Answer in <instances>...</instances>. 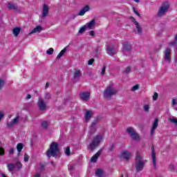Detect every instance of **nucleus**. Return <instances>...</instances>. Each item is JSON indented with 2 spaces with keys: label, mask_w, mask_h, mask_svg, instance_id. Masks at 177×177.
Here are the masks:
<instances>
[{
  "label": "nucleus",
  "mask_w": 177,
  "mask_h": 177,
  "mask_svg": "<svg viewBox=\"0 0 177 177\" xmlns=\"http://www.w3.org/2000/svg\"><path fill=\"white\" fill-rule=\"evenodd\" d=\"M20 119V116H17L15 119L12 120V122L14 123L15 125H16V124L19 123V120Z\"/></svg>",
  "instance_id": "nucleus-36"
},
{
  "label": "nucleus",
  "mask_w": 177,
  "mask_h": 177,
  "mask_svg": "<svg viewBox=\"0 0 177 177\" xmlns=\"http://www.w3.org/2000/svg\"><path fill=\"white\" fill-rule=\"evenodd\" d=\"M121 177H124V176H122Z\"/></svg>",
  "instance_id": "nucleus-64"
},
{
  "label": "nucleus",
  "mask_w": 177,
  "mask_h": 177,
  "mask_svg": "<svg viewBox=\"0 0 177 177\" xmlns=\"http://www.w3.org/2000/svg\"><path fill=\"white\" fill-rule=\"evenodd\" d=\"M92 115H93V113L92 112V111H87L86 112L84 115L86 122H88L91 120V118H92Z\"/></svg>",
  "instance_id": "nucleus-20"
},
{
  "label": "nucleus",
  "mask_w": 177,
  "mask_h": 177,
  "mask_svg": "<svg viewBox=\"0 0 177 177\" xmlns=\"http://www.w3.org/2000/svg\"><path fill=\"white\" fill-rule=\"evenodd\" d=\"M20 31H21V28L19 27L14 28L12 30V34L15 35V37H17L19 34H20Z\"/></svg>",
  "instance_id": "nucleus-25"
},
{
  "label": "nucleus",
  "mask_w": 177,
  "mask_h": 177,
  "mask_svg": "<svg viewBox=\"0 0 177 177\" xmlns=\"http://www.w3.org/2000/svg\"><path fill=\"white\" fill-rule=\"evenodd\" d=\"M133 12L135 13V15L138 16V17H140V14L138 12V10H136V8H133Z\"/></svg>",
  "instance_id": "nucleus-44"
},
{
  "label": "nucleus",
  "mask_w": 177,
  "mask_h": 177,
  "mask_svg": "<svg viewBox=\"0 0 177 177\" xmlns=\"http://www.w3.org/2000/svg\"><path fill=\"white\" fill-rule=\"evenodd\" d=\"M99 121H100V117L97 116L95 120L91 122L89 126V136H92L97 131V124H99Z\"/></svg>",
  "instance_id": "nucleus-5"
},
{
  "label": "nucleus",
  "mask_w": 177,
  "mask_h": 177,
  "mask_svg": "<svg viewBox=\"0 0 177 177\" xmlns=\"http://www.w3.org/2000/svg\"><path fill=\"white\" fill-rule=\"evenodd\" d=\"M28 158H30V156H28V155L25 153L24 154V161H25V162H27V161H28Z\"/></svg>",
  "instance_id": "nucleus-49"
},
{
  "label": "nucleus",
  "mask_w": 177,
  "mask_h": 177,
  "mask_svg": "<svg viewBox=\"0 0 177 177\" xmlns=\"http://www.w3.org/2000/svg\"><path fill=\"white\" fill-rule=\"evenodd\" d=\"M127 132H128L130 136H131L133 140H139L140 139L139 134H138V133H136V131L133 130V128L132 127L127 128Z\"/></svg>",
  "instance_id": "nucleus-8"
},
{
  "label": "nucleus",
  "mask_w": 177,
  "mask_h": 177,
  "mask_svg": "<svg viewBox=\"0 0 177 177\" xmlns=\"http://www.w3.org/2000/svg\"><path fill=\"white\" fill-rule=\"evenodd\" d=\"M23 147H24V144L21 143V142H19L17 144V151H18V156L19 154H20V151H21V150H23Z\"/></svg>",
  "instance_id": "nucleus-26"
},
{
  "label": "nucleus",
  "mask_w": 177,
  "mask_h": 177,
  "mask_svg": "<svg viewBox=\"0 0 177 177\" xmlns=\"http://www.w3.org/2000/svg\"><path fill=\"white\" fill-rule=\"evenodd\" d=\"M134 2H136L137 3H139V2H140V0H133Z\"/></svg>",
  "instance_id": "nucleus-61"
},
{
  "label": "nucleus",
  "mask_w": 177,
  "mask_h": 177,
  "mask_svg": "<svg viewBox=\"0 0 177 177\" xmlns=\"http://www.w3.org/2000/svg\"><path fill=\"white\" fill-rule=\"evenodd\" d=\"M109 147L108 149L109 151H114L115 150V143L112 142L109 144Z\"/></svg>",
  "instance_id": "nucleus-30"
},
{
  "label": "nucleus",
  "mask_w": 177,
  "mask_h": 177,
  "mask_svg": "<svg viewBox=\"0 0 177 177\" xmlns=\"http://www.w3.org/2000/svg\"><path fill=\"white\" fill-rule=\"evenodd\" d=\"M174 169H175V166H174V165H169V171H174Z\"/></svg>",
  "instance_id": "nucleus-50"
},
{
  "label": "nucleus",
  "mask_w": 177,
  "mask_h": 177,
  "mask_svg": "<svg viewBox=\"0 0 177 177\" xmlns=\"http://www.w3.org/2000/svg\"><path fill=\"white\" fill-rule=\"evenodd\" d=\"M48 13H49V7H48V5L44 4L42 11L43 17H46V16H48Z\"/></svg>",
  "instance_id": "nucleus-21"
},
{
  "label": "nucleus",
  "mask_w": 177,
  "mask_h": 177,
  "mask_svg": "<svg viewBox=\"0 0 177 177\" xmlns=\"http://www.w3.org/2000/svg\"><path fill=\"white\" fill-rule=\"evenodd\" d=\"M34 177H41V174H37Z\"/></svg>",
  "instance_id": "nucleus-60"
},
{
  "label": "nucleus",
  "mask_w": 177,
  "mask_h": 177,
  "mask_svg": "<svg viewBox=\"0 0 177 177\" xmlns=\"http://www.w3.org/2000/svg\"><path fill=\"white\" fill-rule=\"evenodd\" d=\"M57 93L59 95V92H57Z\"/></svg>",
  "instance_id": "nucleus-63"
},
{
  "label": "nucleus",
  "mask_w": 177,
  "mask_h": 177,
  "mask_svg": "<svg viewBox=\"0 0 177 177\" xmlns=\"http://www.w3.org/2000/svg\"><path fill=\"white\" fill-rule=\"evenodd\" d=\"M151 157H152V162L153 165V168L156 169L157 168V158H156V150L154 149V146L151 147Z\"/></svg>",
  "instance_id": "nucleus-10"
},
{
  "label": "nucleus",
  "mask_w": 177,
  "mask_h": 177,
  "mask_svg": "<svg viewBox=\"0 0 177 177\" xmlns=\"http://www.w3.org/2000/svg\"><path fill=\"white\" fill-rule=\"evenodd\" d=\"M106 65H103L102 68V71H101V75L103 77V75H104L105 73H106Z\"/></svg>",
  "instance_id": "nucleus-40"
},
{
  "label": "nucleus",
  "mask_w": 177,
  "mask_h": 177,
  "mask_svg": "<svg viewBox=\"0 0 177 177\" xmlns=\"http://www.w3.org/2000/svg\"><path fill=\"white\" fill-rule=\"evenodd\" d=\"M130 20H131V21L136 25V23H138V21H136V19L133 17H130Z\"/></svg>",
  "instance_id": "nucleus-47"
},
{
  "label": "nucleus",
  "mask_w": 177,
  "mask_h": 177,
  "mask_svg": "<svg viewBox=\"0 0 177 177\" xmlns=\"http://www.w3.org/2000/svg\"><path fill=\"white\" fill-rule=\"evenodd\" d=\"M71 153V151H70V147H66L65 150V154L66 156H70Z\"/></svg>",
  "instance_id": "nucleus-37"
},
{
  "label": "nucleus",
  "mask_w": 177,
  "mask_h": 177,
  "mask_svg": "<svg viewBox=\"0 0 177 177\" xmlns=\"http://www.w3.org/2000/svg\"><path fill=\"white\" fill-rule=\"evenodd\" d=\"M86 28H88V30H93L95 26H96V21L95 19L91 20L88 23L86 24Z\"/></svg>",
  "instance_id": "nucleus-13"
},
{
  "label": "nucleus",
  "mask_w": 177,
  "mask_h": 177,
  "mask_svg": "<svg viewBox=\"0 0 177 177\" xmlns=\"http://www.w3.org/2000/svg\"><path fill=\"white\" fill-rule=\"evenodd\" d=\"M146 164V160L140 156L139 151L136 152V159H135V168L136 172H140L145 169V165Z\"/></svg>",
  "instance_id": "nucleus-1"
},
{
  "label": "nucleus",
  "mask_w": 177,
  "mask_h": 177,
  "mask_svg": "<svg viewBox=\"0 0 177 177\" xmlns=\"http://www.w3.org/2000/svg\"><path fill=\"white\" fill-rule=\"evenodd\" d=\"M117 48H115L114 46H109L106 48V53L109 55V56H114V55H117Z\"/></svg>",
  "instance_id": "nucleus-11"
},
{
  "label": "nucleus",
  "mask_w": 177,
  "mask_h": 177,
  "mask_svg": "<svg viewBox=\"0 0 177 177\" xmlns=\"http://www.w3.org/2000/svg\"><path fill=\"white\" fill-rule=\"evenodd\" d=\"M5 154V150L3 148H0V156H4Z\"/></svg>",
  "instance_id": "nucleus-51"
},
{
  "label": "nucleus",
  "mask_w": 177,
  "mask_h": 177,
  "mask_svg": "<svg viewBox=\"0 0 177 177\" xmlns=\"http://www.w3.org/2000/svg\"><path fill=\"white\" fill-rule=\"evenodd\" d=\"M53 52H55V50L53 48H50L48 50H46L47 55H53Z\"/></svg>",
  "instance_id": "nucleus-35"
},
{
  "label": "nucleus",
  "mask_w": 177,
  "mask_h": 177,
  "mask_svg": "<svg viewBox=\"0 0 177 177\" xmlns=\"http://www.w3.org/2000/svg\"><path fill=\"white\" fill-rule=\"evenodd\" d=\"M90 35H91V37L95 36V31H94V30H91V31H90Z\"/></svg>",
  "instance_id": "nucleus-53"
},
{
  "label": "nucleus",
  "mask_w": 177,
  "mask_h": 177,
  "mask_svg": "<svg viewBox=\"0 0 177 177\" xmlns=\"http://www.w3.org/2000/svg\"><path fill=\"white\" fill-rule=\"evenodd\" d=\"M50 163L51 164V165H53V167H54V168L56 167V165L53 161H51Z\"/></svg>",
  "instance_id": "nucleus-57"
},
{
  "label": "nucleus",
  "mask_w": 177,
  "mask_h": 177,
  "mask_svg": "<svg viewBox=\"0 0 177 177\" xmlns=\"http://www.w3.org/2000/svg\"><path fill=\"white\" fill-rule=\"evenodd\" d=\"M59 151H60L59 144L57 142H53L50 144V148L47 150L46 156L49 158L50 157H56Z\"/></svg>",
  "instance_id": "nucleus-2"
},
{
  "label": "nucleus",
  "mask_w": 177,
  "mask_h": 177,
  "mask_svg": "<svg viewBox=\"0 0 177 177\" xmlns=\"http://www.w3.org/2000/svg\"><path fill=\"white\" fill-rule=\"evenodd\" d=\"M157 127H158V119L156 118L151 129V136L154 135V131L157 129Z\"/></svg>",
  "instance_id": "nucleus-17"
},
{
  "label": "nucleus",
  "mask_w": 177,
  "mask_h": 177,
  "mask_svg": "<svg viewBox=\"0 0 177 177\" xmlns=\"http://www.w3.org/2000/svg\"><path fill=\"white\" fill-rule=\"evenodd\" d=\"M149 109H150V106H149V104L144 106V110L145 111H147V113L149 112Z\"/></svg>",
  "instance_id": "nucleus-48"
},
{
  "label": "nucleus",
  "mask_w": 177,
  "mask_h": 177,
  "mask_svg": "<svg viewBox=\"0 0 177 177\" xmlns=\"http://www.w3.org/2000/svg\"><path fill=\"white\" fill-rule=\"evenodd\" d=\"M14 125H15V123L13 122L12 120L11 122H7V127H8V128H12Z\"/></svg>",
  "instance_id": "nucleus-42"
},
{
  "label": "nucleus",
  "mask_w": 177,
  "mask_h": 177,
  "mask_svg": "<svg viewBox=\"0 0 177 177\" xmlns=\"http://www.w3.org/2000/svg\"><path fill=\"white\" fill-rule=\"evenodd\" d=\"M93 62H95V59L93 58L89 59L88 61V66H92L93 64Z\"/></svg>",
  "instance_id": "nucleus-45"
},
{
  "label": "nucleus",
  "mask_w": 177,
  "mask_h": 177,
  "mask_svg": "<svg viewBox=\"0 0 177 177\" xmlns=\"http://www.w3.org/2000/svg\"><path fill=\"white\" fill-rule=\"evenodd\" d=\"M80 99L83 100V102H86L89 100V97L91 96V93L88 92H83L80 93Z\"/></svg>",
  "instance_id": "nucleus-12"
},
{
  "label": "nucleus",
  "mask_w": 177,
  "mask_h": 177,
  "mask_svg": "<svg viewBox=\"0 0 177 177\" xmlns=\"http://www.w3.org/2000/svg\"><path fill=\"white\" fill-rule=\"evenodd\" d=\"M8 169L9 172H13L15 171V168H16V165L15 163H8L7 164Z\"/></svg>",
  "instance_id": "nucleus-24"
},
{
  "label": "nucleus",
  "mask_w": 177,
  "mask_h": 177,
  "mask_svg": "<svg viewBox=\"0 0 177 177\" xmlns=\"http://www.w3.org/2000/svg\"><path fill=\"white\" fill-rule=\"evenodd\" d=\"M85 30H86V26H84L82 28H80V29L78 31V34H82L84 32H85Z\"/></svg>",
  "instance_id": "nucleus-34"
},
{
  "label": "nucleus",
  "mask_w": 177,
  "mask_h": 177,
  "mask_svg": "<svg viewBox=\"0 0 177 177\" xmlns=\"http://www.w3.org/2000/svg\"><path fill=\"white\" fill-rule=\"evenodd\" d=\"M41 127L44 129H46L48 128V122L46 121L41 122Z\"/></svg>",
  "instance_id": "nucleus-38"
},
{
  "label": "nucleus",
  "mask_w": 177,
  "mask_h": 177,
  "mask_svg": "<svg viewBox=\"0 0 177 177\" xmlns=\"http://www.w3.org/2000/svg\"><path fill=\"white\" fill-rule=\"evenodd\" d=\"M136 27L137 28V31L138 34H142V28L140 25H139V22H136Z\"/></svg>",
  "instance_id": "nucleus-32"
},
{
  "label": "nucleus",
  "mask_w": 177,
  "mask_h": 177,
  "mask_svg": "<svg viewBox=\"0 0 177 177\" xmlns=\"http://www.w3.org/2000/svg\"><path fill=\"white\" fill-rule=\"evenodd\" d=\"M47 88H49V83L48 82H47L46 84V89H47Z\"/></svg>",
  "instance_id": "nucleus-59"
},
{
  "label": "nucleus",
  "mask_w": 177,
  "mask_h": 177,
  "mask_svg": "<svg viewBox=\"0 0 177 177\" xmlns=\"http://www.w3.org/2000/svg\"><path fill=\"white\" fill-rule=\"evenodd\" d=\"M74 169V165H71L68 167V171H73Z\"/></svg>",
  "instance_id": "nucleus-55"
},
{
  "label": "nucleus",
  "mask_w": 177,
  "mask_h": 177,
  "mask_svg": "<svg viewBox=\"0 0 177 177\" xmlns=\"http://www.w3.org/2000/svg\"><path fill=\"white\" fill-rule=\"evenodd\" d=\"M9 153L10 154H13L15 153V149L13 148L10 149Z\"/></svg>",
  "instance_id": "nucleus-54"
},
{
  "label": "nucleus",
  "mask_w": 177,
  "mask_h": 177,
  "mask_svg": "<svg viewBox=\"0 0 177 177\" xmlns=\"http://www.w3.org/2000/svg\"><path fill=\"white\" fill-rule=\"evenodd\" d=\"M132 50V46L128 43L126 42L123 44V50L125 52H130V50Z\"/></svg>",
  "instance_id": "nucleus-22"
},
{
  "label": "nucleus",
  "mask_w": 177,
  "mask_h": 177,
  "mask_svg": "<svg viewBox=\"0 0 177 177\" xmlns=\"http://www.w3.org/2000/svg\"><path fill=\"white\" fill-rule=\"evenodd\" d=\"M102 149H100L95 154H94L91 158V162L93 163L96 162L99 157H100V155L102 154Z\"/></svg>",
  "instance_id": "nucleus-14"
},
{
  "label": "nucleus",
  "mask_w": 177,
  "mask_h": 177,
  "mask_svg": "<svg viewBox=\"0 0 177 177\" xmlns=\"http://www.w3.org/2000/svg\"><path fill=\"white\" fill-rule=\"evenodd\" d=\"M139 89V85L136 84L131 88L132 91H138Z\"/></svg>",
  "instance_id": "nucleus-43"
},
{
  "label": "nucleus",
  "mask_w": 177,
  "mask_h": 177,
  "mask_svg": "<svg viewBox=\"0 0 177 177\" xmlns=\"http://www.w3.org/2000/svg\"><path fill=\"white\" fill-rule=\"evenodd\" d=\"M131 157H132V153H131L129 151H123L120 154V158H123L124 160H126V161H129Z\"/></svg>",
  "instance_id": "nucleus-9"
},
{
  "label": "nucleus",
  "mask_w": 177,
  "mask_h": 177,
  "mask_svg": "<svg viewBox=\"0 0 177 177\" xmlns=\"http://www.w3.org/2000/svg\"><path fill=\"white\" fill-rule=\"evenodd\" d=\"M43 30H44V28H42V26H37L33 30H31L30 34H34V32H40L43 31Z\"/></svg>",
  "instance_id": "nucleus-23"
},
{
  "label": "nucleus",
  "mask_w": 177,
  "mask_h": 177,
  "mask_svg": "<svg viewBox=\"0 0 177 177\" xmlns=\"http://www.w3.org/2000/svg\"><path fill=\"white\" fill-rule=\"evenodd\" d=\"M171 60V48H167L165 51V61L170 62Z\"/></svg>",
  "instance_id": "nucleus-16"
},
{
  "label": "nucleus",
  "mask_w": 177,
  "mask_h": 177,
  "mask_svg": "<svg viewBox=\"0 0 177 177\" xmlns=\"http://www.w3.org/2000/svg\"><path fill=\"white\" fill-rule=\"evenodd\" d=\"M28 99H31V95L28 94L26 100H28Z\"/></svg>",
  "instance_id": "nucleus-58"
},
{
  "label": "nucleus",
  "mask_w": 177,
  "mask_h": 177,
  "mask_svg": "<svg viewBox=\"0 0 177 177\" xmlns=\"http://www.w3.org/2000/svg\"><path fill=\"white\" fill-rule=\"evenodd\" d=\"M103 140V136L98 134L95 136L90 143V149L93 151L96 147L100 145V142Z\"/></svg>",
  "instance_id": "nucleus-4"
},
{
  "label": "nucleus",
  "mask_w": 177,
  "mask_h": 177,
  "mask_svg": "<svg viewBox=\"0 0 177 177\" xmlns=\"http://www.w3.org/2000/svg\"><path fill=\"white\" fill-rule=\"evenodd\" d=\"M123 73H124L125 74H129V73H131V67L130 66H127L125 70L123 71Z\"/></svg>",
  "instance_id": "nucleus-39"
},
{
  "label": "nucleus",
  "mask_w": 177,
  "mask_h": 177,
  "mask_svg": "<svg viewBox=\"0 0 177 177\" xmlns=\"http://www.w3.org/2000/svg\"><path fill=\"white\" fill-rule=\"evenodd\" d=\"M158 99V93H154L153 95V100H157Z\"/></svg>",
  "instance_id": "nucleus-46"
},
{
  "label": "nucleus",
  "mask_w": 177,
  "mask_h": 177,
  "mask_svg": "<svg viewBox=\"0 0 177 177\" xmlns=\"http://www.w3.org/2000/svg\"><path fill=\"white\" fill-rule=\"evenodd\" d=\"M50 99H52V94L49 92L45 93L44 100H46V102L50 100Z\"/></svg>",
  "instance_id": "nucleus-28"
},
{
  "label": "nucleus",
  "mask_w": 177,
  "mask_h": 177,
  "mask_svg": "<svg viewBox=\"0 0 177 177\" xmlns=\"http://www.w3.org/2000/svg\"><path fill=\"white\" fill-rule=\"evenodd\" d=\"M8 8L9 9V10H15V12H20V9L19 8V6L12 3H8Z\"/></svg>",
  "instance_id": "nucleus-15"
},
{
  "label": "nucleus",
  "mask_w": 177,
  "mask_h": 177,
  "mask_svg": "<svg viewBox=\"0 0 177 177\" xmlns=\"http://www.w3.org/2000/svg\"><path fill=\"white\" fill-rule=\"evenodd\" d=\"M5 116V114L3 113V111H0V122L2 121V118Z\"/></svg>",
  "instance_id": "nucleus-52"
},
{
  "label": "nucleus",
  "mask_w": 177,
  "mask_h": 177,
  "mask_svg": "<svg viewBox=\"0 0 177 177\" xmlns=\"http://www.w3.org/2000/svg\"><path fill=\"white\" fill-rule=\"evenodd\" d=\"M1 176H2V177H7V176L5 175V174H1Z\"/></svg>",
  "instance_id": "nucleus-62"
},
{
  "label": "nucleus",
  "mask_w": 177,
  "mask_h": 177,
  "mask_svg": "<svg viewBox=\"0 0 177 177\" xmlns=\"http://www.w3.org/2000/svg\"><path fill=\"white\" fill-rule=\"evenodd\" d=\"M15 167H17V169H21V168H23V165L20 161L17 160L15 163Z\"/></svg>",
  "instance_id": "nucleus-33"
},
{
  "label": "nucleus",
  "mask_w": 177,
  "mask_h": 177,
  "mask_svg": "<svg viewBox=\"0 0 177 177\" xmlns=\"http://www.w3.org/2000/svg\"><path fill=\"white\" fill-rule=\"evenodd\" d=\"M37 104L40 111H45V110H46L48 107L46 103L45 102V100H44L41 97H39Z\"/></svg>",
  "instance_id": "nucleus-7"
},
{
  "label": "nucleus",
  "mask_w": 177,
  "mask_h": 177,
  "mask_svg": "<svg viewBox=\"0 0 177 177\" xmlns=\"http://www.w3.org/2000/svg\"><path fill=\"white\" fill-rule=\"evenodd\" d=\"M77 16H78V15H73L72 17H71V19L74 20V19H75V17H77Z\"/></svg>",
  "instance_id": "nucleus-56"
},
{
  "label": "nucleus",
  "mask_w": 177,
  "mask_h": 177,
  "mask_svg": "<svg viewBox=\"0 0 177 177\" xmlns=\"http://www.w3.org/2000/svg\"><path fill=\"white\" fill-rule=\"evenodd\" d=\"M118 93L117 89L114 88L113 84H109L106 86V89L104 91V97H107V99H110L112 96H115L116 93Z\"/></svg>",
  "instance_id": "nucleus-3"
},
{
  "label": "nucleus",
  "mask_w": 177,
  "mask_h": 177,
  "mask_svg": "<svg viewBox=\"0 0 177 177\" xmlns=\"http://www.w3.org/2000/svg\"><path fill=\"white\" fill-rule=\"evenodd\" d=\"M169 9V3L165 1L162 4V6L159 8L158 11V13H157L158 17H162V16H165V13L168 12Z\"/></svg>",
  "instance_id": "nucleus-6"
},
{
  "label": "nucleus",
  "mask_w": 177,
  "mask_h": 177,
  "mask_svg": "<svg viewBox=\"0 0 177 177\" xmlns=\"http://www.w3.org/2000/svg\"><path fill=\"white\" fill-rule=\"evenodd\" d=\"M66 50H67L66 48H64V49H62L60 53L58 54V55L57 56V59L59 60V59H60L63 55H64V53H66Z\"/></svg>",
  "instance_id": "nucleus-29"
},
{
  "label": "nucleus",
  "mask_w": 177,
  "mask_h": 177,
  "mask_svg": "<svg viewBox=\"0 0 177 177\" xmlns=\"http://www.w3.org/2000/svg\"><path fill=\"white\" fill-rule=\"evenodd\" d=\"M91 10V7L89 6H84L78 13V16H84L86 12H89Z\"/></svg>",
  "instance_id": "nucleus-18"
},
{
  "label": "nucleus",
  "mask_w": 177,
  "mask_h": 177,
  "mask_svg": "<svg viewBox=\"0 0 177 177\" xmlns=\"http://www.w3.org/2000/svg\"><path fill=\"white\" fill-rule=\"evenodd\" d=\"M45 167H46V162H43L39 163L40 171H45Z\"/></svg>",
  "instance_id": "nucleus-31"
},
{
  "label": "nucleus",
  "mask_w": 177,
  "mask_h": 177,
  "mask_svg": "<svg viewBox=\"0 0 177 177\" xmlns=\"http://www.w3.org/2000/svg\"><path fill=\"white\" fill-rule=\"evenodd\" d=\"M103 170L102 169H97L95 171V176L97 177H103Z\"/></svg>",
  "instance_id": "nucleus-27"
},
{
  "label": "nucleus",
  "mask_w": 177,
  "mask_h": 177,
  "mask_svg": "<svg viewBox=\"0 0 177 177\" xmlns=\"http://www.w3.org/2000/svg\"><path fill=\"white\" fill-rule=\"evenodd\" d=\"M3 85H5V80L0 79V91L3 88Z\"/></svg>",
  "instance_id": "nucleus-41"
},
{
  "label": "nucleus",
  "mask_w": 177,
  "mask_h": 177,
  "mask_svg": "<svg viewBox=\"0 0 177 177\" xmlns=\"http://www.w3.org/2000/svg\"><path fill=\"white\" fill-rule=\"evenodd\" d=\"M73 77L75 80H80L82 77V73L80 69H75Z\"/></svg>",
  "instance_id": "nucleus-19"
}]
</instances>
